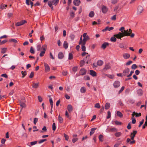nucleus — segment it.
<instances>
[{"label":"nucleus","instance_id":"obj_60","mask_svg":"<svg viewBox=\"0 0 147 147\" xmlns=\"http://www.w3.org/2000/svg\"><path fill=\"white\" fill-rule=\"evenodd\" d=\"M116 15H113L111 18V19L112 20H116Z\"/></svg>","mask_w":147,"mask_h":147},{"label":"nucleus","instance_id":"obj_53","mask_svg":"<svg viewBox=\"0 0 147 147\" xmlns=\"http://www.w3.org/2000/svg\"><path fill=\"white\" fill-rule=\"evenodd\" d=\"M115 124L116 125H121L122 123L121 122H119L118 121H115Z\"/></svg>","mask_w":147,"mask_h":147},{"label":"nucleus","instance_id":"obj_58","mask_svg":"<svg viewBox=\"0 0 147 147\" xmlns=\"http://www.w3.org/2000/svg\"><path fill=\"white\" fill-rule=\"evenodd\" d=\"M38 121V119L34 118V124L35 125L36 124L37 122Z\"/></svg>","mask_w":147,"mask_h":147},{"label":"nucleus","instance_id":"obj_41","mask_svg":"<svg viewBox=\"0 0 147 147\" xmlns=\"http://www.w3.org/2000/svg\"><path fill=\"white\" fill-rule=\"evenodd\" d=\"M9 42H13L14 43H17L18 42L15 39H11L9 40Z\"/></svg>","mask_w":147,"mask_h":147},{"label":"nucleus","instance_id":"obj_28","mask_svg":"<svg viewBox=\"0 0 147 147\" xmlns=\"http://www.w3.org/2000/svg\"><path fill=\"white\" fill-rule=\"evenodd\" d=\"M137 93L139 95L141 96L143 94V91L141 89H139L138 90Z\"/></svg>","mask_w":147,"mask_h":147},{"label":"nucleus","instance_id":"obj_7","mask_svg":"<svg viewBox=\"0 0 147 147\" xmlns=\"http://www.w3.org/2000/svg\"><path fill=\"white\" fill-rule=\"evenodd\" d=\"M87 71L84 68H82L80 71V74L81 75H84L86 73Z\"/></svg>","mask_w":147,"mask_h":147},{"label":"nucleus","instance_id":"obj_27","mask_svg":"<svg viewBox=\"0 0 147 147\" xmlns=\"http://www.w3.org/2000/svg\"><path fill=\"white\" fill-rule=\"evenodd\" d=\"M86 44H84V43L81 44V45H82V48L81 49L82 50V51L84 52L86 51V47L85 46V45Z\"/></svg>","mask_w":147,"mask_h":147},{"label":"nucleus","instance_id":"obj_42","mask_svg":"<svg viewBox=\"0 0 147 147\" xmlns=\"http://www.w3.org/2000/svg\"><path fill=\"white\" fill-rule=\"evenodd\" d=\"M110 40L113 42H115L116 41V39L115 37H112L110 38Z\"/></svg>","mask_w":147,"mask_h":147},{"label":"nucleus","instance_id":"obj_17","mask_svg":"<svg viewBox=\"0 0 147 147\" xmlns=\"http://www.w3.org/2000/svg\"><path fill=\"white\" fill-rule=\"evenodd\" d=\"M90 55H88L84 59L85 62H86V63L87 64L88 63L89 61L90 60Z\"/></svg>","mask_w":147,"mask_h":147},{"label":"nucleus","instance_id":"obj_39","mask_svg":"<svg viewBox=\"0 0 147 147\" xmlns=\"http://www.w3.org/2000/svg\"><path fill=\"white\" fill-rule=\"evenodd\" d=\"M30 52L32 54H34L35 53V51L32 47H30Z\"/></svg>","mask_w":147,"mask_h":147},{"label":"nucleus","instance_id":"obj_14","mask_svg":"<svg viewBox=\"0 0 147 147\" xmlns=\"http://www.w3.org/2000/svg\"><path fill=\"white\" fill-rule=\"evenodd\" d=\"M114 29V28L113 27H109L108 26L106 27L104 29H103L102 30V31L103 32H105L106 31L108 30V31H110L112 30H113Z\"/></svg>","mask_w":147,"mask_h":147},{"label":"nucleus","instance_id":"obj_45","mask_svg":"<svg viewBox=\"0 0 147 147\" xmlns=\"http://www.w3.org/2000/svg\"><path fill=\"white\" fill-rule=\"evenodd\" d=\"M37 141H34V142H31L30 143L31 146H33L36 144L37 143Z\"/></svg>","mask_w":147,"mask_h":147},{"label":"nucleus","instance_id":"obj_61","mask_svg":"<svg viewBox=\"0 0 147 147\" xmlns=\"http://www.w3.org/2000/svg\"><path fill=\"white\" fill-rule=\"evenodd\" d=\"M20 106L21 107L23 108L25 106V105L24 102H21L20 104Z\"/></svg>","mask_w":147,"mask_h":147},{"label":"nucleus","instance_id":"obj_8","mask_svg":"<svg viewBox=\"0 0 147 147\" xmlns=\"http://www.w3.org/2000/svg\"><path fill=\"white\" fill-rule=\"evenodd\" d=\"M120 83L119 81H116L113 83V86L115 88H118L120 86Z\"/></svg>","mask_w":147,"mask_h":147},{"label":"nucleus","instance_id":"obj_29","mask_svg":"<svg viewBox=\"0 0 147 147\" xmlns=\"http://www.w3.org/2000/svg\"><path fill=\"white\" fill-rule=\"evenodd\" d=\"M7 7V5L2 4L1 5L0 9L3 10L5 9Z\"/></svg>","mask_w":147,"mask_h":147},{"label":"nucleus","instance_id":"obj_6","mask_svg":"<svg viewBox=\"0 0 147 147\" xmlns=\"http://www.w3.org/2000/svg\"><path fill=\"white\" fill-rule=\"evenodd\" d=\"M27 21L25 20H22L20 22H18L16 24V26H18L24 24L25 23H26Z\"/></svg>","mask_w":147,"mask_h":147},{"label":"nucleus","instance_id":"obj_51","mask_svg":"<svg viewBox=\"0 0 147 147\" xmlns=\"http://www.w3.org/2000/svg\"><path fill=\"white\" fill-rule=\"evenodd\" d=\"M125 88V87L123 86L121 87V88L120 90H119V91L118 92V93L119 94L121 93L123 90H124Z\"/></svg>","mask_w":147,"mask_h":147},{"label":"nucleus","instance_id":"obj_49","mask_svg":"<svg viewBox=\"0 0 147 147\" xmlns=\"http://www.w3.org/2000/svg\"><path fill=\"white\" fill-rule=\"evenodd\" d=\"M78 140V138H74L72 139V142L73 143H75Z\"/></svg>","mask_w":147,"mask_h":147},{"label":"nucleus","instance_id":"obj_9","mask_svg":"<svg viewBox=\"0 0 147 147\" xmlns=\"http://www.w3.org/2000/svg\"><path fill=\"white\" fill-rule=\"evenodd\" d=\"M44 65L45 67V71L46 72H49L50 70V69L49 66L48 65V64L46 63H44Z\"/></svg>","mask_w":147,"mask_h":147},{"label":"nucleus","instance_id":"obj_33","mask_svg":"<svg viewBox=\"0 0 147 147\" xmlns=\"http://www.w3.org/2000/svg\"><path fill=\"white\" fill-rule=\"evenodd\" d=\"M117 115L118 116L120 117H121L123 116V114H122L119 111H117Z\"/></svg>","mask_w":147,"mask_h":147},{"label":"nucleus","instance_id":"obj_26","mask_svg":"<svg viewBox=\"0 0 147 147\" xmlns=\"http://www.w3.org/2000/svg\"><path fill=\"white\" fill-rule=\"evenodd\" d=\"M39 83H33L32 85V87L34 88H37L39 86Z\"/></svg>","mask_w":147,"mask_h":147},{"label":"nucleus","instance_id":"obj_63","mask_svg":"<svg viewBox=\"0 0 147 147\" xmlns=\"http://www.w3.org/2000/svg\"><path fill=\"white\" fill-rule=\"evenodd\" d=\"M125 28L124 27H121L119 29V30L121 31V33H123V31L124 30Z\"/></svg>","mask_w":147,"mask_h":147},{"label":"nucleus","instance_id":"obj_38","mask_svg":"<svg viewBox=\"0 0 147 147\" xmlns=\"http://www.w3.org/2000/svg\"><path fill=\"white\" fill-rule=\"evenodd\" d=\"M73 58V55L72 53H69V54L68 59L71 60Z\"/></svg>","mask_w":147,"mask_h":147},{"label":"nucleus","instance_id":"obj_19","mask_svg":"<svg viewBox=\"0 0 147 147\" xmlns=\"http://www.w3.org/2000/svg\"><path fill=\"white\" fill-rule=\"evenodd\" d=\"M109 45V43L108 42H105L102 45L101 48L103 49H105L106 48L107 46H108Z\"/></svg>","mask_w":147,"mask_h":147},{"label":"nucleus","instance_id":"obj_5","mask_svg":"<svg viewBox=\"0 0 147 147\" xmlns=\"http://www.w3.org/2000/svg\"><path fill=\"white\" fill-rule=\"evenodd\" d=\"M129 69L128 67H126L123 71L122 75L123 76H126L129 72Z\"/></svg>","mask_w":147,"mask_h":147},{"label":"nucleus","instance_id":"obj_44","mask_svg":"<svg viewBox=\"0 0 147 147\" xmlns=\"http://www.w3.org/2000/svg\"><path fill=\"white\" fill-rule=\"evenodd\" d=\"M137 67V65L135 64H133L131 66V69H136Z\"/></svg>","mask_w":147,"mask_h":147},{"label":"nucleus","instance_id":"obj_24","mask_svg":"<svg viewBox=\"0 0 147 147\" xmlns=\"http://www.w3.org/2000/svg\"><path fill=\"white\" fill-rule=\"evenodd\" d=\"M110 107V104L109 102H107L106 103L105 106V109L106 110L108 109Z\"/></svg>","mask_w":147,"mask_h":147},{"label":"nucleus","instance_id":"obj_35","mask_svg":"<svg viewBox=\"0 0 147 147\" xmlns=\"http://www.w3.org/2000/svg\"><path fill=\"white\" fill-rule=\"evenodd\" d=\"M94 16V12L93 11H90L89 13V16L91 18L93 17Z\"/></svg>","mask_w":147,"mask_h":147},{"label":"nucleus","instance_id":"obj_52","mask_svg":"<svg viewBox=\"0 0 147 147\" xmlns=\"http://www.w3.org/2000/svg\"><path fill=\"white\" fill-rule=\"evenodd\" d=\"M85 63V61H84V60H82L80 62V67L82 66Z\"/></svg>","mask_w":147,"mask_h":147},{"label":"nucleus","instance_id":"obj_32","mask_svg":"<svg viewBox=\"0 0 147 147\" xmlns=\"http://www.w3.org/2000/svg\"><path fill=\"white\" fill-rule=\"evenodd\" d=\"M80 91L81 92L84 93L86 91V89L84 87H83L81 88Z\"/></svg>","mask_w":147,"mask_h":147},{"label":"nucleus","instance_id":"obj_55","mask_svg":"<svg viewBox=\"0 0 147 147\" xmlns=\"http://www.w3.org/2000/svg\"><path fill=\"white\" fill-rule=\"evenodd\" d=\"M41 47L40 45H38L37 46V50L38 51H39L41 49Z\"/></svg>","mask_w":147,"mask_h":147},{"label":"nucleus","instance_id":"obj_21","mask_svg":"<svg viewBox=\"0 0 147 147\" xmlns=\"http://www.w3.org/2000/svg\"><path fill=\"white\" fill-rule=\"evenodd\" d=\"M123 56L125 59H127L129 58L130 55L129 54L125 53L123 54Z\"/></svg>","mask_w":147,"mask_h":147},{"label":"nucleus","instance_id":"obj_13","mask_svg":"<svg viewBox=\"0 0 147 147\" xmlns=\"http://www.w3.org/2000/svg\"><path fill=\"white\" fill-rule=\"evenodd\" d=\"M108 9L105 6H103L102 8V11L104 13H106Z\"/></svg>","mask_w":147,"mask_h":147},{"label":"nucleus","instance_id":"obj_16","mask_svg":"<svg viewBox=\"0 0 147 147\" xmlns=\"http://www.w3.org/2000/svg\"><path fill=\"white\" fill-rule=\"evenodd\" d=\"M90 74L93 77L95 76H96V73L94 71L91 70H90Z\"/></svg>","mask_w":147,"mask_h":147},{"label":"nucleus","instance_id":"obj_4","mask_svg":"<svg viewBox=\"0 0 147 147\" xmlns=\"http://www.w3.org/2000/svg\"><path fill=\"white\" fill-rule=\"evenodd\" d=\"M143 10V8L142 6L141 5L138 6L137 8V15H140L142 12Z\"/></svg>","mask_w":147,"mask_h":147},{"label":"nucleus","instance_id":"obj_54","mask_svg":"<svg viewBox=\"0 0 147 147\" xmlns=\"http://www.w3.org/2000/svg\"><path fill=\"white\" fill-rule=\"evenodd\" d=\"M13 15V14L12 13H8L7 14V17L9 18H10Z\"/></svg>","mask_w":147,"mask_h":147},{"label":"nucleus","instance_id":"obj_34","mask_svg":"<svg viewBox=\"0 0 147 147\" xmlns=\"http://www.w3.org/2000/svg\"><path fill=\"white\" fill-rule=\"evenodd\" d=\"M1 49L2 50L1 51V53H5L6 52V51L7 50V48H1Z\"/></svg>","mask_w":147,"mask_h":147},{"label":"nucleus","instance_id":"obj_18","mask_svg":"<svg viewBox=\"0 0 147 147\" xmlns=\"http://www.w3.org/2000/svg\"><path fill=\"white\" fill-rule=\"evenodd\" d=\"M67 110L69 112H72L73 111L72 106L71 105H67Z\"/></svg>","mask_w":147,"mask_h":147},{"label":"nucleus","instance_id":"obj_46","mask_svg":"<svg viewBox=\"0 0 147 147\" xmlns=\"http://www.w3.org/2000/svg\"><path fill=\"white\" fill-rule=\"evenodd\" d=\"M108 116L107 117V119L110 118L111 117V113L110 111H108L107 112Z\"/></svg>","mask_w":147,"mask_h":147},{"label":"nucleus","instance_id":"obj_25","mask_svg":"<svg viewBox=\"0 0 147 147\" xmlns=\"http://www.w3.org/2000/svg\"><path fill=\"white\" fill-rule=\"evenodd\" d=\"M68 44L67 42V41H65L64 42V43H63V47L65 49H66L68 47Z\"/></svg>","mask_w":147,"mask_h":147},{"label":"nucleus","instance_id":"obj_59","mask_svg":"<svg viewBox=\"0 0 147 147\" xmlns=\"http://www.w3.org/2000/svg\"><path fill=\"white\" fill-rule=\"evenodd\" d=\"M111 0V3H112L113 4H115L117 3L118 1V0Z\"/></svg>","mask_w":147,"mask_h":147},{"label":"nucleus","instance_id":"obj_15","mask_svg":"<svg viewBox=\"0 0 147 147\" xmlns=\"http://www.w3.org/2000/svg\"><path fill=\"white\" fill-rule=\"evenodd\" d=\"M80 3V0H74L73 1L74 4L76 6H79Z\"/></svg>","mask_w":147,"mask_h":147},{"label":"nucleus","instance_id":"obj_40","mask_svg":"<svg viewBox=\"0 0 147 147\" xmlns=\"http://www.w3.org/2000/svg\"><path fill=\"white\" fill-rule=\"evenodd\" d=\"M52 129L53 131H55L56 129V126L55 124V123H53L52 126Z\"/></svg>","mask_w":147,"mask_h":147},{"label":"nucleus","instance_id":"obj_12","mask_svg":"<svg viewBox=\"0 0 147 147\" xmlns=\"http://www.w3.org/2000/svg\"><path fill=\"white\" fill-rule=\"evenodd\" d=\"M58 58L59 59H62L64 57V55L62 52H60L58 55Z\"/></svg>","mask_w":147,"mask_h":147},{"label":"nucleus","instance_id":"obj_10","mask_svg":"<svg viewBox=\"0 0 147 147\" xmlns=\"http://www.w3.org/2000/svg\"><path fill=\"white\" fill-rule=\"evenodd\" d=\"M111 68V66L110 64L109 63H107L106 64L103 70L104 71H105L107 70L108 69H109Z\"/></svg>","mask_w":147,"mask_h":147},{"label":"nucleus","instance_id":"obj_64","mask_svg":"<svg viewBox=\"0 0 147 147\" xmlns=\"http://www.w3.org/2000/svg\"><path fill=\"white\" fill-rule=\"evenodd\" d=\"M78 67L75 66L73 67L72 70L74 72H75L77 71Z\"/></svg>","mask_w":147,"mask_h":147},{"label":"nucleus","instance_id":"obj_56","mask_svg":"<svg viewBox=\"0 0 147 147\" xmlns=\"http://www.w3.org/2000/svg\"><path fill=\"white\" fill-rule=\"evenodd\" d=\"M83 43V40L82 39V36H81L80 38V41L79 42V44L81 45V44Z\"/></svg>","mask_w":147,"mask_h":147},{"label":"nucleus","instance_id":"obj_36","mask_svg":"<svg viewBox=\"0 0 147 147\" xmlns=\"http://www.w3.org/2000/svg\"><path fill=\"white\" fill-rule=\"evenodd\" d=\"M21 73L22 75V77L23 78L26 75L27 71H25L24 72L23 71H22Z\"/></svg>","mask_w":147,"mask_h":147},{"label":"nucleus","instance_id":"obj_31","mask_svg":"<svg viewBox=\"0 0 147 147\" xmlns=\"http://www.w3.org/2000/svg\"><path fill=\"white\" fill-rule=\"evenodd\" d=\"M58 121L61 123H62L63 122V119L62 117L60 116V115L58 116Z\"/></svg>","mask_w":147,"mask_h":147},{"label":"nucleus","instance_id":"obj_30","mask_svg":"<svg viewBox=\"0 0 147 147\" xmlns=\"http://www.w3.org/2000/svg\"><path fill=\"white\" fill-rule=\"evenodd\" d=\"M103 63V61L101 60H99V61H98L97 62V65L99 66L102 65Z\"/></svg>","mask_w":147,"mask_h":147},{"label":"nucleus","instance_id":"obj_62","mask_svg":"<svg viewBox=\"0 0 147 147\" xmlns=\"http://www.w3.org/2000/svg\"><path fill=\"white\" fill-rule=\"evenodd\" d=\"M84 78L85 80H89L90 79V77L88 76H85L84 77Z\"/></svg>","mask_w":147,"mask_h":147},{"label":"nucleus","instance_id":"obj_20","mask_svg":"<svg viewBox=\"0 0 147 147\" xmlns=\"http://www.w3.org/2000/svg\"><path fill=\"white\" fill-rule=\"evenodd\" d=\"M89 37L88 35L86 37H85V38H84L83 39V43H84V44H86V41L87 40H89Z\"/></svg>","mask_w":147,"mask_h":147},{"label":"nucleus","instance_id":"obj_47","mask_svg":"<svg viewBox=\"0 0 147 147\" xmlns=\"http://www.w3.org/2000/svg\"><path fill=\"white\" fill-rule=\"evenodd\" d=\"M121 133L120 132H117L115 134V136L117 137H119L121 135Z\"/></svg>","mask_w":147,"mask_h":147},{"label":"nucleus","instance_id":"obj_22","mask_svg":"<svg viewBox=\"0 0 147 147\" xmlns=\"http://www.w3.org/2000/svg\"><path fill=\"white\" fill-rule=\"evenodd\" d=\"M134 115H136V117H138L141 116V114L140 113H138L134 111L133 113L132 114V115L133 117H134Z\"/></svg>","mask_w":147,"mask_h":147},{"label":"nucleus","instance_id":"obj_50","mask_svg":"<svg viewBox=\"0 0 147 147\" xmlns=\"http://www.w3.org/2000/svg\"><path fill=\"white\" fill-rule=\"evenodd\" d=\"M63 135L65 140L67 141H68L69 139V136L65 133Z\"/></svg>","mask_w":147,"mask_h":147},{"label":"nucleus","instance_id":"obj_3","mask_svg":"<svg viewBox=\"0 0 147 147\" xmlns=\"http://www.w3.org/2000/svg\"><path fill=\"white\" fill-rule=\"evenodd\" d=\"M47 47V45H44L42 46V51H41L39 55L40 57H42L44 56V54L45 53L46 51V48Z\"/></svg>","mask_w":147,"mask_h":147},{"label":"nucleus","instance_id":"obj_1","mask_svg":"<svg viewBox=\"0 0 147 147\" xmlns=\"http://www.w3.org/2000/svg\"><path fill=\"white\" fill-rule=\"evenodd\" d=\"M131 32L132 30L131 29L126 30H124L123 33L119 32L117 34H115L114 36L117 38L121 39V38L124 36H130Z\"/></svg>","mask_w":147,"mask_h":147},{"label":"nucleus","instance_id":"obj_11","mask_svg":"<svg viewBox=\"0 0 147 147\" xmlns=\"http://www.w3.org/2000/svg\"><path fill=\"white\" fill-rule=\"evenodd\" d=\"M137 131L136 130L133 131V132H132L131 134V139L132 140H134V138L135 137V135L137 133Z\"/></svg>","mask_w":147,"mask_h":147},{"label":"nucleus","instance_id":"obj_57","mask_svg":"<svg viewBox=\"0 0 147 147\" xmlns=\"http://www.w3.org/2000/svg\"><path fill=\"white\" fill-rule=\"evenodd\" d=\"M47 139H46L41 140L39 141L38 142V143L40 144H41V143L43 142H44L47 141Z\"/></svg>","mask_w":147,"mask_h":147},{"label":"nucleus","instance_id":"obj_23","mask_svg":"<svg viewBox=\"0 0 147 147\" xmlns=\"http://www.w3.org/2000/svg\"><path fill=\"white\" fill-rule=\"evenodd\" d=\"M97 129L96 128H92L91 129V131L90 132V136L92 135L94 132L95 130Z\"/></svg>","mask_w":147,"mask_h":147},{"label":"nucleus","instance_id":"obj_48","mask_svg":"<svg viewBox=\"0 0 147 147\" xmlns=\"http://www.w3.org/2000/svg\"><path fill=\"white\" fill-rule=\"evenodd\" d=\"M110 130L112 132H115L117 131V129L115 127L111 128Z\"/></svg>","mask_w":147,"mask_h":147},{"label":"nucleus","instance_id":"obj_43","mask_svg":"<svg viewBox=\"0 0 147 147\" xmlns=\"http://www.w3.org/2000/svg\"><path fill=\"white\" fill-rule=\"evenodd\" d=\"M70 37L71 40H73L75 38V36L74 34H70Z\"/></svg>","mask_w":147,"mask_h":147},{"label":"nucleus","instance_id":"obj_2","mask_svg":"<svg viewBox=\"0 0 147 147\" xmlns=\"http://www.w3.org/2000/svg\"><path fill=\"white\" fill-rule=\"evenodd\" d=\"M59 0H52L48 1V4L49 6L51 8L52 10L53 9V5L56 6L59 3Z\"/></svg>","mask_w":147,"mask_h":147},{"label":"nucleus","instance_id":"obj_37","mask_svg":"<svg viewBox=\"0 0 147 147\" xmlns=\"http://www.w3.org/2000/svg\"><path fill=\"white\" fill-rule=\"evenodd\" d=\"M103 138V136L102 134H100L99 135L98 137V139L99 140V141L100 142H102L103 140L102 139V138Z\"/></svg>","mask_w":147,"mask_h":147}]
</instances>
